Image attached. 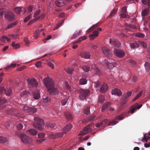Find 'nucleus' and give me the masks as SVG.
Masks as SVG:
<instances>
[{"instance_id":"f257e3e1","label":"nucleus","mask_w":150,"mask_h":150,"mask_svg":"<svg viewBox=\"0 0 150 150\" xmlns=\"http://www.w3.org/2000/svg\"><path fill=\"white\" fill-rule=\"evenodd\" d=\"M43 82L46 87L48 88V92L52 96L62 95L60 92L58 91L57 88L54 87V84L51 79L50 78H46L43 80Z\"/></svg>"},{"instance_id":"f03ea898","label":"nucleus","mask_w":150,"mask_h":150,"mask_svg":"<svg viewBox=\"0 0 150 150\" xmlns=\"http://www.w3.org/2000/svg\"><path fill=\"white\" fill-rule=\"evenodd\" d=\"M16 135L20 137L22 142L25 144H30L33 141L30 137H28L23 132H18L16 134Z\"/></svg>"},{"instance_id":"7ed1b4c3","label":"nucleus","mask_w":150,"mask_h":150,"mask_svg":"<svg viewBox=\"0 0 150 150\" xmlns=\"http://www.w3.org/2000/svg\"><path fill=\"white\" fill-rule=\"evenodd\" d=\"M34 120L35 122L33 123L34 127L39 130H42L43 128L42 127V126L44 124L43 120L37 117L34 118Z\"/></svg>"},{"instance_id":"20e7f679","label":"nucleus","mask_w":150,"mask_h":150,"mask_svg":"<svg viewBox=\"0 0 150 150\" xmlns=\"http://www.w3.org/2000/svg\"><path fill=\"white\" fill-rule=\"evenodd\" d=\"M79 98L81 100H84L90 93V90L88 89H81L79 90Z\"/></svg>"},{"instance_id":"39448f33","label":"nucleus","mask_w":150,"mask_h":150,"mask_svg":"<svg viewBox=\"0 0 150 150\" xmlns=\"http://www.w3.org/2000/svg\"><path fill=\"white\" fill-rule=\"evenodd\" d=\"M21 108L24 111L28 113H34L36 111L35 109L26 105H22Z\"/></svg>"},{"instance_id":"423d86ee","label":"nucleus","mask_w":150,"mask_h":150,"mask_svg":"<svg viewBox=\"0 0 150 150\" xmlns=\"http://www.w3.org/2000/svg\"><path fill=\"white\" fill-rule=\"evenodd\" d=\"M11 37H13L14 39H16L18 38V35L16 34L11 35H8L9 38L7 37L6 36H3L1 38H0V41L5 42H6V40L7 42H9L10 41V40L9 38Z\"/></svg>"},{"instance_id":"0eeeda50","label":"nucleus","mask_w":150,"mask_h":150,"mask_svg":"<svg viewBox=\"0 0 150 150\" xmlns=\"http://www.w3.org/2000/svg\"><path fill=\"white\" fill-rule=\"evenodd\" d=\"M4 17L9 21H12L14 20L15 16L11 12L7 11L5 14Z\"/></svg>"},{"instance_id":"6e6552de","label":"nucleus","mask_w":150,"mask_h":150,"mask_svg":"<svg viewBox=\"0 0 150 150\" xmlns=\"http://www.w3.org/2000/svg\"><path fill=\"white\" fill-rule=\"evenodd\" d=\"M12 92V91L11 88H7L6 89L4 87H0V93H4L7 96H9L11 94Z\"/></svg>"},{"instance_id":"1a4fd4ad","label":"nucleus","mask_w":150,"mask_h":150,"mask_svg":"<svg viewBox=\"0 0 150 150\" xmlns=\"http://www.w3.org/2000/svg\"><path fill=\"white\" fill-rule=\"evenodd\" d=\"M103 52L106 56L109 58L111 59L112 57V54L110 50L108 48L105 46L103 47L102 48Z\"/></svg>"},{"instance_id":"9d476101","label":"nucleus","mask_w":150,"mask_h":150,"mask_svg":"<svg viewBox=\"0 0 150 150\" xmlns=\"http://www.w3.org/2000/svg\"><path fill=\"white\" fill-rule=\"evenodd\" d=\"M114 52L115 54L119 57H122L125 55L124 52L121 50L114 48Z\"/></svg>"},{"instance_id":"9b49d317","label":"nucleus","mask_w":150,"mask_h":150,"mask_svg":"<svg viewBox=\"0 0 150 150\" xmlns=\"http://www.w3.org/2000/svg\"><path fill=\"white\" fill-rule=\"evenodd\" d=\"M29 86L32 87H36L37 86L38 84L36 80L33 78L28 79Z\"/></svg>"},{"instance_id":"f8f14e48","label":"nucleus","mask_w":150,"mask_h":150,"mask_svg":"<svg viewBox=\"0 0 150 150\" xmlns=\"http://www.w3.org/2000/svg\"><path fill=\"white\" fill-rule=\"evenodd\" d=\"M92 124H89L87 126H86L84 128V131L80 132L79 134L80 135H84L87 133H88L91 132V128L89 127L90 126H91Z\"/></svg>"},{"instance_id":"ddd939ff","label":"nucleus","mask_w":150,"mask_h":150,"mask_svg":"<svg viewBox=\"0 0 150 150\" xmlns=\"http://www.w3.org/2000/svg\"><path fill=\"white\" fill-rule=\"evenodd\" d=\"M132 92H129L126 94H124L123 97H122V101L121 102L122 105H123L126 103L127 101V98L130 97L132 94Z\"/></svg>"},{"instance_id":"4468645a","label":"nucleus","mask_w":150,"mask_h":150,"mask_svg":"<svg viewBox=\"0 0 150 150\" xmlns=\"http://www.w3.org/2000/svg\"><path fill=\"white\" fill-rule=\"evenodd\" d=\"M14 11L17 14H20L21 13L23 14L25 12V10L22 7H17L14 8Z\"/></svg>"},{"instance_id":"2eb2a0df","label":"nucleus","mask_w":150,"mask_h":150,"mask_svg":"<svg viewBox=\"0 0 150 150\" xmlns=\"http://www.w3.org/2000/svg\"><path fill=\"white\" fill-rule=\"evenodd\" d=\"M6 113L7 114L11 115L12 116H18L19 112L18 110L14 109H11L7 111Z\"/></svg>"},{"instance_id":"dca6fc26","label":"nucleus","mask_w":150,"mask_h":150,"mask_svg":"<svg viewBox=\"0 0 150 150\" xmlns=\"http://www.w3.org/2000/svg\"><path fill=\"white\" fill-rule=\"evenodd\" d=\"M110 44L113 45L114 47H119L120 45V43L118 40L114 38H111L110 41Z\"/></svg>"},{"instance_id":"f3484780","label":"nucleus","mask_w":150,"mask_h":150,"mask_svg":"<svg viewBox=\"0 0 150 150\" xmlns=\"http://www.w3.org/2000/svg\"><path fill=\"white\" fill-rule=\"evenodd\" d=\"M65 132H63L59 133H52L51 135V137L52 139H55L57 138L62 137L64 135Z\"/></svg>"},{"instance_id":"a211bd4d","label":"nucleus","mask_w":150,"mask_h":150,"mask_svg":"<svg viewBox=\"0 0 150 150\" xmlns=\"http://www.w3.org/2000/svg\"><path fill=\"white\" fill-rule=\"evenodd\" d=\"M7 100L6 99L3 98H0V110H2L4 108L6 105L4 103H6Z\"/></svg>"},{"instance_id":"6ab92c4d","label":"nucleus","mask_w":150,"mask_h":150,"mask_svg":"<svg viewBox=\"0 0 150 150\" xmlns=\"http://www.w3.org/2000/svg\"><path fill=\"white\" fill-rule=\"evenodd\" d=\"M112 95H117L119 96H120L122 95V92L121 91L118 89H114L112 91Z\"/></svg>"},{"instance_id":"aec40b11","label":"nucleus","mask_w":150,"mask_h":150,"mask_svg":"<svg viewBox=\"0 0 150 150\" xmlns=\"http://www.w3.org/2000/svg\"><path fill=\"white\" fill-rule=\"evenodd\" d=\"M34 99H38L40 97V92L38 90L34 91L32 92Z\"/></svg>"},{"instance_id":"412c9836","label":"nucleus","mask_w":150,"mask_h":150,"mask_svg":"<svg viewBox=\"0 0 150 150\" xmlns=\"http://www.w3.org/2000/svg\"><path fill=\"white\" fill-rule=\"evenodd\" d=\"M80 56L82 57L88 59L89 58L90 55L89 52H84L81 53Z\"/></svg>"},{"instance_id":"4be33fe9","label":"nucleus","mask_w":150,"mask_h":150,"mask_svg":"<svg viewBox=\"0 0 150 150\" xmlns=\"http://www.w3.org/2000/svg\"><path fill=\"white\" fill-rule=\"evenodd\" d=\"M99 32L97 30H95L93 32L92 34L89 35V37L91 40H93L98 37V35Z\"/></svg>"},{"instance_id":"5701e85b","label":"nucleus","mask_w":150,"mask_h":150,"mask_svg":"<svg viewBox=\"0 0 150 150\" xmlns=\"http://www.w3.org/2000/svg\"><path fill=\"white\" fill-rule=\"evenodd\" d=\"M108 90V87L106 84L104 83L100 88V91L102 93H105Z\"/></svg>"},{"instance_id":"b1692460","label":"nucleus","mask_w":150,"mask_h":150,"mask_svg":"<svg viewBox=\"0 0 150 150\" xmlns=\"http://www.w3.org/2000/svg\"><path fill=\"white\" fill-rule=\"evenodd\" d=\"M72 128V125L71 124H69L67 125L64 127L63 128V130L64 132L66 133L70 130Z\"/></svg>"},{"instance_id":"393cba45","label":"nucleus","mask_w":150,"mask_h":150,"mask_svg":"<svg viewBox=\"0 0 150 150\" xmlns=\"http://www.w3.org/2000/svg\"><path fill=\"white\" fill-rule=\"evenodd\" d=\"M149 11V8L144 9L142 11V13H141V15H142V18L143 19H144L145 16L148 14Z\"/></svg>"},{"instance_id":"a878e982","label":"nucleus","mask_w":150,"mask_h":150,"mask_svg":"<svg viewBox=\"0 0 150 150\" xmlns=\"http://www.w3.org/2000/svg\"><path fill=\"white\" fill-rule=\"evenodd\" d=\"M66 118L69 120H71L73 119V117L71 113L68 111H66L65 113Z\"/></svg>"},{"instance_id":"bb28decb","label":"nucleus","mask_w":150,"mask_h":150,"mask_svg":"<svg viewBox=\"0 0 150 150\" xmlns=\"http://www.w3.org/2000/svg\"><path fill=\"white\" fill-rule=\"evenodd\" d=\"M130 47L132 49L137 48L139 47V45L138 42L135 43H131L129 44Z\"/></svg>"},{"instance_id":"cd10ccee","label":"nucleus","mask_w":150,"mask_h":150,"mask_svg":"<svg viewBox=\"0 0 150 150\" xmlns=\"http://www.w3.org/2000/svg\"><path fill=\"white\" fill-rule=\"evenodd\" d=\"M111 103L110 102H106L104 105L102 109L101 110V111L103 112L105 111V110L109 107L111 105Z\"/></svg>"},{"instance_id":"c85d7f7f","label":"nucleus","mask_w":150,"mask_h":150,"mask_svg":"<svg viewBox=\"0 0 150 150\" xmlns=\"http://www.w3.org/2000/svg\"><path fill=\"white\" fill-rule=\"evenodd\" d=\"M117 63L115 62H110L108 64V65L106 66L108 68L110 69H113L114 67H116L117 65Z\"/></svg>"},{"instance_id":"c756f323","label":"nucleus","mask_w":150,"mask_h":150,"mask_svg":"<svg viewBox=\"0 0 150 150\" xmlns=\"http://www.w3.org/2000/svg\"><path fill=\"white\" fill-rule=\"evenodd\" d=\"M55 4L58 7H62L65 4L64 2L62 0L57 1H55Z\"/></svg>"},{"instance_id":"7c9ffc66","label":"nucleus","mask_w":150,"mask_h":150,"mask_svg":"<svg viewBox=\"0 0 150 150\" xmlns=\"http://www.w3.org/2000/svg\"><path fill=\"white\" fill-rule=\"evenodd\" d=\"M98 27V24H96L93 25L88 30L86 31V33H89L90 32L94 30V28Z\"/></svg>"},{"instance_id":"2f4dec72","label":"nucleus","mask_w":150,"mask_h":150,"mask_svg":"<svg viewBox=\"0 0 150 150\" xmlns=\"http://www.w3.org/2000/svg\"><path fill=\"white\" fill-rule=\"evenodd\" d=\"M40 34V31L39 29L36 30L33 34V37L34 38L36 39L38 38L39 35Z\"/></svg>"},{"instance_id":"473e14b6","label":"nucleus","mask_w":150,"mask_h":150,"mask_svg":"<svg viewBox=\"0 0 150 150\" xmlns=\"http://www.w3.org/2000/svg\"><path fill=\"white\" fill-rule=\"evenodd\" d=\"M65 70L68 74H71L72 73L74 70V68L72 67H68L65 68Z\"/></svg>"},{"instance_id":"72a5a7b5","label":"nucleus","mask_w":150,"mask_h":150,"mask_svg":"<svg viewBox=\"0 0 150 150\" xmlns=\"http://www.w3.org/2000/svg\"><path fill=\"white\" fill-rule=\"evenodd\" d=\"M28 132H29L31 135H35L37 133V130L34 129L28 130Z\"/></svg>"},{"instance_id":"f704fd0d","label":"nucleus","mask_w":150,"mask_h":150,"mask_svg":"<svg viewBox=\"0 0 150 150\" xmlns=\"http://www.w3.org/2000/svg\"><path fill=\"white\" fill-rule=\"evenodd\" d=\"M87 38V36H82L80 37L79 39L77 40V41L76 42V43H78L79 42H81L83 40H86Z\"/></svg>"},{"instance_id":"c9c22d12","label":"nucleus","mask_w":150,"mask_h":150,"mask_svg":"<svg viewBox=\"0 0 150 150\" xmlns=\"http://www.w3.org/2000/svg\"><path fill=\"white\" fill-rule=\"evenodd\" d=\"M87 83V80L84 78H82L79 80V84L80 85L86 84Z\"/></svg>"},{"instance_id":"e433bc0d","label":"nucleus","mask_w":150,"mask_h":150,"mask_svg":"<svg viewBox=\"0 0 150 150\" xmlns=\"http://www.w3.org/2000/svg\"><path fill=\"white\" fill-rule=\"evenodd\" d=\"M7 141L8 139L6 137L0 136V143H4Z\"/></svg>"},{"instance_id":"4c0bfd02","label":"nucleus","mask_w":150,"mask_h":150,"mask_svg":"<svg viewBox=\"0 0 150 150\" xmlns=\"http://www.w3.org/2000/svg\"><path fill=\"white\" fill-rule=\"evenodd\" d=\"M105 97L103 95H100L98 98V102L100 103H103L105 100Z\"/></svg>"},{"instance_id":"58836bf2","label":"nucleus","mask_w":150,"mask_h":150,"mask_svg":"<svg viewBox=\"0 0 150 150\" xmlns=\"http://www.w3.org/2000/svg\"><path fill=\"white\" fill-rule=\"evenodd\" d=\"M134 35L136 37H137L140 38L144 37L145 35L142 33H136L134 34Z\"/></svg>"},{"instance_id":"ea45409f","label":"nucleus","mask_w":150,"mask_h":150,"mask_svg":"<svg viewBox=\"0 0 150 150\" xmlns=\"http://www.w3.org/2000/svg\"><path fill=\"white\" fill-rule=\"evenodd\" d=\"M82 68L85 71L88 72L90 70V67L89 66L84 65L82 66Z\"/></svg>"},{"instance_id":"a19ab883","label":"nucleus","mask_w":150,"mask_h":150,"mask_svg":"<svg viewBox=\"0 0 150 150\" xmlns=\"http://www.w3.org/2000/svg\"><path fill=\"white\" fill-rule=\"evenodd\" d=\"M43 102L45 103L49 104L50 102V98L48 97H47L43 99Z\"/></svg>"},{"instance_id":"79ce46f5","label":"nucleus","mask_w":150,"mask_h":150,"mask_svg":"<svg viewBox=\"0 0 150 150\" xmlns=\"http://www.w3.org/2000/svg\"><path fill=\"white\" fill-rule=\"evenodd\" d=\"M81 30H79V31H77L76 34L73 35L72 37H71V38L73 39L78 37L81 34Z\"/></svg>"},{"instance_id":"37998d69","label":"nucleus","mask_w":150,"mask_h":150,"mask_svg":"<svg viewBox=\"0 0 150 150\" xmlns=\"http://www.w3.org/2000/svg\"><path fill=\"white\" fill-rule=\"evenodd\" d=\"M145 67L146 71H148L150 68V63L149 62H146L145 64Z\"/></svg>"},{"instance_id":"c03bdc74","label":"nucleus","mask_w":150,"mask_h":150,"mask_svg":"<svg viewBox=\"0 0 150 150\" xmlns=\"http://www.w3.org/2000/svg\"><path fill=\"white\" fill-rule=\"evenodd\" d=\"M17 65V66H18V64H17L16 63H13L12 64H11L9 65L8 66H7L5 68L6 69H8L9 68H11L14 67H15L16 65Z\"/></svg>"},{"instance_id":"a18cd8bd","label":"nucleus","mask_w":150,"mask_h":150,"mask_svg":"<svg viewBox=\"0 0 150 150\" xmlns=\"http://www.w3.org/2000/svg\"><path fill=\"white\" fill-rule=\"evenodd\" d=\"M138 44L139 45H141L144 48H146L147 47V45L146 43L144 42H143L141 41H138Z\"/></svg>"},{"instance_id":"49530a36","label":"nucleus","mask_w":150,"mask_h":150,"mask_svg":"<svg viewBox=\"0 0 150 150\" xmlns=\"http://www.w3.org/2000/svg\"><path fill=\"white\" fill-rule=\"evenodd\" d=\"M29 93V92L25 91L21 94V97H26V96L28 95Z\"/></svg>"},{"instance_id":"de8ad7c7","label":"nucleus","mask_w":150,"mask_h":150,"mask_svg":"<svg viewBox=\"0 0 150 150\" xmlns=\"http://www.w3.org/2000/svg\"><path fill=\"white\" fill-rule=\"evenodd\" d=\"M84 113L87 115H89L90 113V108L89 107H87L84 109Z\"/></svg>"},{"instance_id":"09e8293b","label":"nucleus","mask_w":150,"mask_h":150,"mask_svg":"<svg viewBox=\"0 0 150 150\" xmlns=\"http://www.w3.org/2000/svg\"><path fill=\"white\" fill-rule=\"evenodd\" d=\"M150 138V137L148 136H146L145 135H144V137L142 138V141L143 142H147L148 140Z\"/></svg>"},{"instance_id":"8fccbe9b","label":"nucleus","mask_w":150,"mask_h":150,"mask_svg":"<svg viewBox=\"0 0 150 150\" xmlns=\"http://www.w3.org/2000/svg\"><path fill=\"white\" fill-rule=\"evenodd\" d=\"M117 11V9H113L111 11L110 14V18H112L116 14Z\"/></svg>"},{"instance_id":"3c124183","label":"nucleus","mask_w":150,"mask_h":150,"mask_svg":"<svg viewBox=\"0 0 150 150\" xmlns=\"http://www.w3.org/2000/svg\"><path fill=\"white\" fill-rule=\"evenodd\" d=\"M131 109L130 110L131 111V112L133 113L135 111V110L137 108L136 107V105H134L132 106L131 108Z\"/></svg>"},{"instance_id":"603ef678","label":"nucleus","mask_w":150,"mask_h":150,"mask_svg":"<svg viewBox=\"0 0 150 150\" xmlns=\"http://www.w3.org/2000/svg\"><path fill=\"white\" fill-rule=\"evenodd\" d=\"M35 9V7L32 5H30L28 8V12H31L33 9Z\"/></svg>"},{"instance_id":"864d4df0","label":"nucleus","mask_w":150,"mask_h":150,"mask_svg":"<svg viewBox=\"0 0 150 150\" xmlns=\"http://www.w3.org/2000/svg\"><path fill=\"white\" fill-rule=\"evenodd\" d=\"M46 126L47 127H50L51 128H54V129H55L56 127L55 125L52 123H50L49 124H47Z\"/></svg>"},{"instance_id":"5fc2aeb1","label":"nucleus","mask_w":150,"mask_h":150,"mask_svg":"<svg viewBox=\"0 0 150 150\" xmlns=\"http://www.w3.org/2000/svg\"><path fill=\"white\" fill-rule=\"evenodd\" d=\"M17 21H16L14 22H13L11 24H10L8 25V26L7 27V28H11L13 26H14V25L17 24Z\"/></svg>"},{"instance_id":"6e6d98bb","label":"nucleus","mask_w":150,"mask_h":150,"mask_svg":"<svg viewBox=\"0 0 150 150\" xmlns=\"http://www.w3.org/2000/svg\"><path fill=\"white\" fill-rule=\"evenodd\" d=\"M118 122H116L115 120L112 121H111L110 122H109L108 123V125L109 126H113L115 125H116V124H117V123H118Z\"/></svg>"},{"instance_id":"4d7b16f0","label":"nucleus","mask_w":150,"mask_h":150,"mask_svg":"<svg viewBox=\"0 0 150 150\" xmlns=\"http://www.w3.org/2000/svg\"><path fill=\"white\" fill-rule=\"evenodd\" d=\"M44 17V15H42L36 18H34V19H33L32 20H31L32 21H33V22L34 23V22H35L36 21L38 20H39L40 19V18L41 17Z\"/></svg>"},{"instance_id":"13d9d810","label":"nucleus","mask_w":150,"mask_h":150,"mask_svg":"<svg viewBox=\"0 0 150 150\" xmlns=\"http://www.w3.org/2000/svg\"><path fill=\"white\" fill-rule=\"evenodd\" d=\"M95 118V115H91L89 116L86 119V122H88L89 121H91L94 119Z\"/></svg>"},{"instance_id":"bf43d9fd","label":"nucleus","mask_w":150,"mask_h":150,"mask_svg":"<svg viewBox=\"0 0 150 150\" xmlns=\"http://www.w3.org/2000/svg\"><path fill=\"white\" fill-rule=\"evenodd\" d=\"M95 85L94 87L95 88H98L101 85V83L100 82L96 81L94 82Z\"/></svg>"},{"instance_id":"052dcab7","label":"nucleus","mask_w":150,"mask_h":150,"mask_svg":"<svg viewBox=\"0 0 150 150\" xmlns=\"http://www.w3.org/2000/svg\"><path fill=\"white\" fill-rule=\"evenodd\" d=\"M67 101V99H64L62 100L61 101V104L63 106L65 105Z\"/></svg>"},{"instance_id":"680f3d73","label":"nucleus","mask_w":150,"mask_h":150,"mask_svg":"<svg viewBox=\"0 0 150 150\" xmlns=\"http://www.w3.org/2000/svg\"><path fill=\"white\" fill-rule=\"evenodd\" d=\"M31 15H28L26 17H25L24 20V22L25 23H26L27 22L28 20H30V18L31 17Z\"/></svg>"},{"instance_id":"e2e57ef3","label":"nucleus","mask_w":150,"mask_h":150,"mask_svg":"<svg viewBox=\"0 0 150 150\" xmlns=\"http://www.w3.org/2000/svg\"><path fill=\"white\" fill-rule=\"evenodd\" d=\"M41 11L40 10H38L36 11V12L34 13V15L33 16V18H35L40 13Z\"/></svg>"},{"instance_id":"0e129e2a","label":"nucleus","mask_w":150,"mask_h":150,"mask_svg":"<svg viewBox=\"0 0 150 150\" xmlns=\"http://www.w3.org/2000/svg\"><path fill=\"white\" fill-rule=\"evenodd\" d=\"M45 134L43 133H39L38 135V137L39 138L44 137Z\"/></svg>"},{"instance_id":"69168bd1","label":"nucleus","mask_w":150,"mask_h":150,"mask_svg":"<svg viewBox=\"0 0 150 150\" xmlns=\"http://www.w3.org/2000/svg\"><path fill=\"white\" fill-rule=\"evenodd\" d=\"M143 92V90H141V91L138 94H137V96H136V97H135L136 98H137V99L139 98H140V97L141 95L142 94Z\"/></svg>"},{"instance_id":"338daca9","label":"nucleus","mask_w":150,"mask_h":150,"mask_svg":"<svg viewBox=\"0 0 150 150\" xmlns=\"http://www.w3.org/2000/svg\"><path fill=\"white\" fill-rule=\"evenodd\" d=\"M143 92V90H141V91L138 94H137V96H136V97H135L136 98H137V99L139 98H140V97L141 95L142 94Z\"/></svg>"},{"instance_id":"774afa93","label":"nucleus","mask_w":150,"mask_h":150,"mask_svg":"<svg viewBox=\"0 0 150 150\" xmlns=\"http://www.w3.org/2000/svg\"><path fill=\"white\" fill-rule=\"evenodd\" d=\"M24 42H25V44L26 45L28 46L29 44V41L28 39V38H24Z\"/></svg>"}]
</instances>
